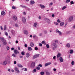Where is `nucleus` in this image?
Wrapping results in <instances>:
<instances>
[{
  "label": "nucleus",
  "mask_w": 75,
  "mask_h": 75,
  "mask_svg": "<svg viewBox=\"0 0 75 75\" xmlns=\"http://www.w3.org/2000/svg\"><path fill=\"white\" fill-rule=\"evenodd\" d=\"M0 39L3 43L4 45H7V42L4 38H0Z\"/></svg>",
  "instance_id": "1"
},
{
  "label": "nucleus",
  "mask_w": 75,
  "mask_h": 75,
  "mask_svg": "<svg viewBox=\"0 0 75 75\" xmlns=\"http://www.w3.org/2000/svg\"><path fill=\"white\" fill-rule=\"evenodd\" d=\"M52 45L54 47H53L52 49L53 50H55L56 48H57V43H53L52 44Z\"/></svg>",
  "instance_id": "2"
},
{
  "label": "nucleus",
  "mask_w": 75,
  "mask_h": 75,
  "mask_svg": "<svg viewBox=\"0 0 75 75\" xmlns=\"http://www.w3.org/2000/svg\"><path fill=\"white\" fill-rule=\"evenodd\" d=\"M40 56V54H36L35 55H34L33 57V59H35V58H37V57H38Z\"/></svg>",
  "instance_id": "3"
},
{
  "label": "nucleus",
  "mask_w": 75,
  "mask_h": 75,
  "mask_svg": "<svg viewBox=\"0 0 75 75\" xmlns=\"http://www.w3.org/2000/svg\"><path fill=\"white\" fill-rule=\"evenodd\" d=\"M56 32L57 33H59V35H62V33L60 31H59V30L57 29L56 30Z\"/></svg>",
  "instance_id": "4"
},
{
  "label": "nucleus",
  "mask_w": 75,
  "mask_h": 75,
  "mask_svg": "<svg viewBox=\"0 0 75 75\" xmlns=\"http://www.w3.org/2000/svg\"><path fill=\"white\" fill-rule=\"evenodd\" d=\"M13 19L14 21H16L17 20V16H15L13 17Z\"/></svg>",
  "instance_id": "5"
},
{
  "label": "nucleus",
  "mask_w": 75,
  "mask_h": 75,
  "mask_svg": "<svg viewBox=\"0 0 75 75\" xmlns=\"http://www.w3.org/2000/svg\"><path fill=\"white\" fill-rule=\"evenodd\" d=\"M35 62H33L31 64V67L32 68H34V67H35Z\"/></svg>",
  "instance_id": "6"
},
{
  "label": "nucleus",
  "mask_w": 75,
  "mask_h": 75,
  "mask_svg": "<svg viewBox=\"0 0 75 75\" xmlns=\"http://www.w3.org/2000/svg\"><path fill=\"white\" fill-rule=\"evenodd\" d=\"M45 20L47 23H50V22H51L50 20L47 18L46 19H45Z\"/></svg>",
  "instance_id": "7"
},
{
  "label": "nucleus",
  "mask_w": 75,
  "mask_h": 75,
  "mask_svg": "<svg viewBox=\"0 0 75 75\" xmlns=\"http://www.w3.org/2000/svg\"><path fill=\"white\" fill-rule=\"evenodd\" d=\"M14 53L15 54H19V52L17 50H14Z\"/></svg>",
  "instance_id": "8"
},
{
  "label": "nucleus",
  "mask_w": 75,
  "mask_h": 75,
  "mask_svg": "<svg viewBox=\"0 0 75 75\" xmlns=\"http://www.w3.org/2000/svg\"><path fill=\"white\" fill-rule=\"evenodd\" d=\"M51 64V62L47 63L45 64V67H47L48 65H50Z\"/></svg>",
  "instance_id": "9"
},
{
  "label": "nucleus",
  "mask_w": 75,
  "mask_h": 75,
  "mask_svg": "<svg viewBox=\"0 0 75 75\" xmlns=\"http://www.w3.org/2000/svg\"><path fill=\"white\" fill-rule=\"evenodd\" d=\"M22 21L23 23H25V21H26V19H25V18L24 17H23L22 18Z\"/></svg>",
  "instance_id": "10"
},
{
  "label": "nucleus",
  "mask_w": 75,
  "mask_h": 75,
  "mask_svg": "<svg viewBox=\"0 0 75 75\" xmlns=\"http://www.w3.org/2000/svg\"><path fill=\"white\" fill-rule=\"evenodd\" d=\"M15 70L17 71V73H19V70L17 67H15Z\"/></svg>",
  "instance_id": "11"
},
{
  "label": "nucleus",
  "mask_w": 75,
  "mask_h": 75,
  "mask_svg": "<svg viewBox=\"0 0 75 75\" xmlns=\"http://www.w3.org/2000/svg\"><path fill=\"white\" fill-rule=\"evenodd\" d=\"M7 61L5 60V61H4L3 62V65H6V64H7Z\"/></svg>",
  "instance_id": "12"
},
{
  "label": "nucleus",
  "mask_w": 75,
  "mask_h": 75,
  "mask_svg": "<svg viewBox=\"0 0 75 75\" xmlns=\"http://www.w3.org/2000/svg\"><path fill=\"white\" fill-rule=\"evenodd\" d=\"M35 3V2L34 1L31 0L30 1V4L31 5L34 4Z\"/></svg>",
  "instance_id": "13"
},
{
  "label": "nucleus",
  "mask_w": 75,
  "mask_h": 75,
  "mask_svg": "<svg viewBox=\"0 0 75 75\" xmlns=\"http://www.w3.org/2000/svg\"><path fill=\"white\" fill-rule=\"evenodd\" d=\"M59 60L61 62H62L64 61V60H63V59H62V57H60L59 58Z\"/></svg>",
  "instance_id": "14"
},
{
  "label": "nucleus",
  "mask_w": 75,
  "mask_h": 75,
  "mask_svg": "<svg viewBox=\"0 0 75 75\" xmlns=\"http://www.w3.org/2000/svg\"><path fill=\"white\" fill-rule=\"evenodd\" d=\"M40 6L41 8H45V6H44V5H42L41 4H40Z\"/></svg>",
  "instance_id": "15"
},
{
  "label": "nucleus",
  "mask_w": 75,
  "mask_h": 75,
  "mask_svg": "<svg viewBox=\"0 0 75 75\" xmlns=\"http://www.w3.org/2000/svg\"><path fill=\"white\" fill-rule=\"evenodd\" d=\"M66 46L67 47L69 48V47H70V46H71V45L69 44V43H68L66 45Z\"/></svg>",
  "instance_id": "16"
},
{
  "label": "nucleus",
  "mask_w": 75,
  "mask_h": 75,
  "mask_svg": "<svg viewBox=\"0 0 75 75\" xmlns=\"http://www.w3.org/2000/svg\"><path fill=\"white\" fill-rule=\"evenodd\" d=\"M1 14L2 15V16H4V15L6 14V13L4 11H2L1 13Z\"/></svg>",
  "instance_id": "17"
},
{
  "label": "nucleus",
  "mask_w": 75,
  "mask_h": 75,
  "mask_svg": "<svg viewBox=\"0 0 75 75\" xmlns=\"http://www.w3.org/2000/svg\"><path fill=\"white\" fill-rule=\"evenodd\" d=\"M4 30L5 31V30H7V25H4Z\"/></svg>",
  "instance_id": "18"
},
{
  "label": "nucleus",
  "mask_w": 75,
  "mask_h": 75,
  "mask_svg": "<svg viewBox=\"0 0 75 75\" xmlns=\"http://www.w3.org/2000/svg\"><path fill=\"white\" fill-rule=\"evenodd\" d=\"M30 45L31 47H34V43H33V42H31L30 43Z\"/></svg>",
  "instance_id": "19"
},
{
  "label": "nucleus",
  "mask_w": 75,
  "mask_h": 75,
  "mask_svg": "<svg viewBox=\"0 0 75 75\" xmlns=\"http://www.w3.org/2000/svg\"><path fill=\"white\" fill-rule=\"evenodd\" d=\"M69 20H70V21H72V20H73V17L71 16L69 18Z\"/></svg>",
  "instance_id": "20"
},
{
  "label": "nucleus",
  "mask_w": 75,
  "mask_h": 75,
  "mask_svg": "<svg viewBox=\"0 0 75 75\" xmlns=\"http://www.w3.org/2000/svg\"><path fill=\"white\" fill-rule=\"evenodd\" d=\"M28 51H31V50H33V48H32L31 47H28Z\"/></svg>",
  "instance_id": "21"
},
{
  "label": "nucleus",
  "mask_w": 75,
  "mask_h": 75,
  "mask_svg": "<svg viewBox=\"0 0 75 75\" xmlns=\"http://www.w3.org/2000/svg\"><path fill=\"white\" fill-rule=\"evenodd\" d=\"M37 23H34V24L33 27H37Z\"/></svg>",
  "instance_id": "22"
},
{
  "label": "nucleus",
  "mask_w": 75,
  "mask_h": 75,
  "mask_svg": "<svg viewBox=\"0 0 75 75\" xmlns=\"http://www.w3.org/2000/svg\"><path fill=\"white\" fill-rule=\"evenodd\" d=\"M26 55L27 58H28V57H30V54H29V53H26Z\"/></svg>",
  "instance_id": "23"
},
{
  "label": "nucleus",
  "mask_w": 75,
  "mask_h": 75,
  "mask_svg": "<svg viewBox=\"0 0 75 75\" xmlns=\"http://www.w3.org/2000/svg\"><path fill=\"white\" fill-rule=\"evenodd\" d=\"M24 33L25 34H28V32L26 30H24Z\"/></svg>",
  "instance_id": "24"
},
{
  "label": "nucleus",
  "mask_w": 75,
  "mask_h": 75,
  "mask_svg": "<svg viewBox=\"0 0 75 75\" xmlns=\"http://www.w3.org/2000/svg\"><path fill=\"white\" fill-rule=\"evenodd\" d=\"M64 24V23L62 22H61L60 24V25H61V26H62Z\"/></svg>",
  "instance_id": "25"
},
{
  "label": "nucleus",
  "mask_w": 75,
  "mask_h": 75,
  "mask_svg": "<svg viewBox=\"0 0 75 75\" xmlns=\"http://www.w3.org/2000/svg\"><path fill=\"white\" fill-rule=\"evenodd\" d=\"M46 74L47 75H50V73L48 71L46 72Z\"/></svg>",
  "instance_id": "26"
},
{
  "label": "nucleus",
  "mask_w": 75,
  "mask_h": 75,
  "mask_svg": "<svg viewBox=\"0 0 75 75\" xmlns=\"http://www.w3.org/2000/svg\"><path fill=\"white\" fill-rule=\"evenodd\" d=\"M21 6L22 8H27V7H26V6H23V5H21Z\"/></svg>",
  "instance_id": "27"
},
{
  "label": "nucleus",
  "mask_w": 75,
  "mask_h": 75,
  "mask_svg": "<svg viewBox=\"0 0 75 75\" xmlns=\"http://www.w3.org/2000/svg\"><path fill=\"white\" fill-rule=\"evenodd\" d=\"M61 56V54L60 53H58L57 56V58H59V57Z\"/></svg>",
  "instance_id": "28"
},
{
  "label": "nucleus",
  "mask_w": 75,
  "mask_h": 75,
  "mask_svg": "<svg viewBox=\"0 0 75 75\" xmlns=\"http://www.w3.org/2000/svg\"><path fill=\"white\" fill-rule=\"evenodd\" d=\"M18 67H21V68H22V67H23V66L21 65V64H18Z\"/></svg>",
  "instance_id": "29"
},
{
  "label": "nucleus",
  "mask_w": 75,
  "mask_h": 75,
  "mask_svg": "<svg viewBox=\"0 0 75 75\" xmlns=\"http://www.w3.org/2000/svg\"><path fill=\"white\" fill-rule=\"evenodd\" d=\"M21 54L22 55H25V52H22Z\"/></svg>",
  "instance_id": "30"
},
{
  "label": "nucleus",
  "mask_w": 75,
  "mask_h": 75,
  "mask_svg": "<svg viewBox=\"0 0 75 75\" xmlns=\"http://www.w3.org/2000/svg\"><path fill=\"white\" fill-rule=\"evenodd\" d=\"M73 52H74L73 50H71L70 51V54H72Z\"/></svg>",
  "instance_id": "31"
},
{
  "label": "nucleus",
  "mask_w": 75,
  "mask_h": 75,
  "mask_svg": "<svg viewBox=\"0 0 75 75\" xmlns=\"http://www.w3.org/2000/svg\"><path fill=\"white\" fill-rule=\"evenodd\" d=\"M40 74L41 75H43L44 74V72L43 71H42L40 72Z\"/></svg>",
  "instance_id": "32"
},
{
  "label": "nucleus",
  "mask_w": 75,
  "mask_h": 75,
  "mask_svg": "<svg viewBox=\"0 0 75 75\" xmlns=\"http://www.w3.org/2000/svg\"><path fill=\"white\" fill-rule=\"evenodd\" d=\"M36 69L38 70H40V67L38 66L37 67H36Z\"/></svg>",
  "instance_id": "33"
},
{
  "label": "nucleus",
  "mask_w": 75,
  "mask_h": 75,
  "mask_svg": "<svg viewBox=\"0 0 75 75\" xmlns=\"http://www.w3.org/2000/svg\"><path fill=\"white\" fill-rule=\"evenodd\" d=\"M47 33V30H45L44 31V34H46Z\"/></svg>",
  "instance_id": "34"
},
{
  "label": "nucleus",
  "mask_w": 75,
  "mask_h": 75,
  "mask_svg": "<svg viewBox=\"0 0 75 75\" xmlns=\"http://www.w3.org/2000/svg\"><path fill=\"white\" fill-rule=\"evenodd\" d=\"M38 66H39V67H42V64H39L38 65Z\"/></svg>",
  "instance_id": "35"
},
{
  "label": "nucleus",
  "mask_w": 75,
  "mask_h": 75,
  "mask_svg": "<svg viewBox=\"0 0 75 75\" xmlns=\"http://www.w3.org/2000/svg\"><path fill=\"white\" fill-rule=\"evenodd\" d=\"M46 47L47 48H50V46L49 45L47 44L46 45Z\"/></svg>",
  "instance_id": "36"
},
{
  "label": "nucleus",
  "mask_w": 75,
  "mask_h": 75,
  "mask_svg": "<svg viewBox=\"0 0 75 75\" xmlns=\"http://www.w3.org/2000/svg\"><path fill=\"white\" fill-rule=\"evenodd\" d=\"M68 2H70V0H66V3H68Z\"/></svg>",
  "instance_id": "37"
},
{
  "label": "nucleus",
  "mask_w": 75,
  "mask_h": 75,
  "mask_svg": "<svg viewBox=\"0 0 75 75\" xmlns=\"http://www.w3.org/2000/svg\"><path fill=\"white\" fill-rule=\"evenodd\" d=\"M70 3L71 4H74V1H71L70 2Z\"/></svg>",
  "instance_id": "38"
},
{
  "label": "nucleus",
  "mask_w": 75,
  "mask_h": 75,
  "mask_svg": "<svg viewBox=\"0 0 75 75\" xmlns=\"http://www.w3.org/2000/svg\"><path fill=\"white\" fill-rule=\"evenodd\" d=\"M38 47H35V50L36 51H37V50H38Z\"/></svg>",
  "instance_id": "39"
},
{
  "label": "nucleus",
  "mask_w": 75,
  "mask_h": 75,
  "mask_svg": "<svg viewBox=\"0 0 75 75\" xmlns=\"http://www.w3.org/2000/svg\"><path fill=\"white\" fill-rule=\"evenodd\" d=\"M36 72V69H33V72Z\"/></svg>",
  "instance_id": "40"
},
{
  "label": "nucleus",
  "mask_w": 75,
  "mask_h": 75,
  "mask_svg": "<svg viewBox=\"0 0 75 75\" xmlns=\"http://www.w3.org/2000/svg\"><path fill=\"white\" fill-rule=\"evenodd\" d=\"M16 8L15 7V6H12V9L13 10H15V9H16Z\"/></svg>",
  "instance_id": "41"
},
{
  "label": "nucleus",
  "mask_w": 75,
  "mask_h": 75,
  "mask_svg": "<svg viewBox=\"0 0 75 75\" xmlns=\"http://www.w3.org/2000/svg\"><path fill=\"white\" fill-rule=\"evenodd\" d=\"M71 64L72 65H74V61H72L71 63Z\"/></svg>",
  "instance_id": "42"
},
{
  "label": "nucleus",
  "mask_w": 75,
  "mask_h": 75,
  "mask_svg": "<svg viewBox=\"0 0 75 75\" xmlns=\"http://www.w3.org/2000/svg\"><path fill=\"white\" fill-rule=\"evenodd\" d=\"M42 44L41 43H40L39 44V46H40V47H42Z\"/></svg>",
  "instance_id": "43"
},
{
  "label": "nucleus",
  "mask_w": 75,
  "mask_h": 75,
  "mask_svg": "<svg viewBox=\"0 0 75 75\" xmlns=\"http://www.w3.org/2000/svg\"><path fill=\"white\" fill-rule=\"evenodd\" d=\"M54 24L56 25H57L58 24V23L55 22H54Z\"/></svg>",
  "instance_id": "44"
},
{
  "label": "nucleus",
  "mask_w": 75,
  "mask_h": 75,
  "mask_svg": "<svg viewBox=\"0 0 75 75\" xmlns=\"http://www.w3.org/2000/svg\"><path fill=\"white\" fill-rule=\"evenodd\" d=\"M7 49L8 50H10V47L8 46H7L6 47Z\"/></svg>",
  "instance_id": "45"
},
{
  "label": "nucleus",
  "mask_w": 75,
  "mask_h": 75,
  "mask_svg": "<svg viewBox=\"0 0 75 75\" xmlns=\"http://www.w3.org/2000/svg\"><path fill=\"white\" fill-rule=\"evenodd\" d=\"M5 35H6V36H7V35H8V33H7V32H5Z\"/></svg>",
  "instance_id": "46"
},
{
  "label": "nucleus",
  "mask_w": 75,
  "mask_h": 75,
  "mask_svg": "<svg viewBox=\"0 0 75 75\" xmlns=\"http://www.w3.org/2000/svg\"><path fill=\"white\" fill-rule=\"evenodd\" d=\"M55 43H56V44H57V43H58V41L57 40H55Z\"/></svg>",
  "instance_id": "47"
},
{
  "label": "nucleus",
  "mask_w": 75,
  "mask_h": 75,
  "mask_svg": "<svg viewBox=\"0 0 75 75\" xmlns=\"http://www.w3.org/2000/svg\"><path fill=\"white\" fill-rule=\"evenodd\" d=\"M66 8V6H64L62 8V10H64V9H65V8Z\"/></svg>",
  "instance_id": "48"
},
{
  "label": "nucleus",
  "mask_w": 75,
  "mask_h": 75,
  "mask_svg": "<svg viewBox=\"0 0 75 75\" xmlns=\"http://www.w3.org/2000/svg\"><path fill=\"white\" fill-rule=\"evenodd\" d=\"M12 56H13V57H16V55H15V54H13L12 55Z\"/></svg>",
  "instance_id": "49"
},
{
  "label": "nucleus",
  "mask_w": 75,
  "mask_h": 75,
  "mask_svg": "<svg viewBox=\"0 0 75 75\" xmlns=\"http://www.w3.org/2000/svg\"><path fill=\"white\" fill-rule=\"evenodd\" d=\"M57 22H58V23H61V21H60L58 19L57 20Z\"/></svg>",
  "instance_id": "50"
},
{
  "label": "nucleus",
  "mask_w": 75,
  "mask_h": 75,
  "mask_svg": "<svg viewBox=\"0 0 75 75\" xmlns=\"http://www.w3.org/2000/svg\"><path fill=\"white\" fill-rule=\"evenodd\" d=\"M24 70L25 71H27V68H24Z\"/></svg>",
  "instance_id": "51"
},
{
  "label": "nucleus",
  "mask_w": 75,
  "mask_h": 75,
  "mask_svg": "<svg viewBox=\"0 0 75 75\" xmlns=\"http://www.w3.org/2000/svg\"><path fill=\"white\" fill-rule=\"evenodd\" d=\"M15 27H18V25H17V24H15Z\"/></svg>",
  "instance_id": "52"
},
{
  "label": "nucleus",
  "mask_w": 75,
  "mask_h": 75,
  "mask_svg": "<svg viewBox=\"0 0 75 75\" xmlns=\"http://www.w3.org/2000/svg\"><path fill=\"white\" fill-rule=\"evenodd\" d=\"M42 44H44L45 43V41H43L42 42Z\"/></svg>",
  "instance_id": "53"
},
{
  "label": "nucleus",
  "mask_w": 75,
  "mask_h": 75,
  "mask_svg": "<svg viewBox=\"0 0 75 75\" xmlns=\"http://www.w3.org/2000/svg\"><path fill=\"white\" fill-rule=\"evenodd\" d=\"M67 24H68V23H66L65 24V25L64 26V27H66V26H67Z\"/></svg>",
  "instance_id": "54"
},
{
  "label": "nucleus",
  "mask_w": 75,
  "mask_h": 75,
  "mask_svg": "<svg viewBox=\"0 0 75 75\" xmlns=\"http://www.w3.org/2000/svg\"><path fill=\"white\" fill-rule=\"evenodd\" d=\"M55 58H56V56H54L53 57V59H55Z\"/></svg>",
  "instance_id": "55"
},
{
  "label": "nucleus",
  "mask_w": 75,
  "mask_h": 75,
  "mask_svg": "<svg viewBox=\"0 0 75 75\" xmlns=\"http://www.w3.org/2000/svg\"><path fill=\"white\" fill-rule=\"evenodd\" d=\"M25 47H27V44H25Z\"/></svg>",
  "instance_id": "56"
},
{
  "label": "nucleus",
  "mask_w": 75,
  "mask_h": 75,
  "mask_svg": "<svg viewBox=\"0 0 75 75\" xmlns=\"http://www.w3.org/2000/svg\"><path fill=\"white\" fill-rule=\"evenodd\" d=\"M0 28H1V30H3V27H2V26H1Z\"/></svg>",
  "instance_id": "57"
},
{
  "label": "nucleus",
  "mask_w": 75,
  "mask_h": 75,
  "mask_svg": "<svg viewBox=\"0 0 75 75\" xmlns=\"http://www.w3.org/2000/svg\"><path fill=\"white\" fill-rule=\"evenodd\" d=\"M18 42L17 40H16V44H18Z\"/></svg>",
  "instance_id": "58"
},
{
  "label": "nucleus",
  "mask_w": 75,
  "mask_h": 75,
  "mask_svg": "<svg viewBox=\"0 0 75 75\" xmlns=\"http://www.w3.org/2000/svg\"><path fill=\"white\" fill-rule=\"evenodd\" d=\"M38 18L39 20H40V19H41V16H39Z\"/></svg>",
  "instance_id": "59"
},
{
  "label": "nucleus",
  "mask_w": 75,
  "mask_h": 75,
  "mask_svg": "<svg viewBox=\"0 0 75 75\" xmlns=\"http://www.w3.org/2000/svg\"><path fill=\"white\" fill-rule=\"evenodd\" d=\"M17 63V62H16V61H15L14 62V64H16Z\"/></svg>",
  "instance_id": "60"
},
{
  "label": "nucleus",
  "mask_w": 75,
  "mask_h": 75,
  "mask_svg": "<svg viewBox=\"0 0 75 75\" xmlns=\"http://www.w3.org/2000/svg\"><path fill=\"white\" fill-rule=\"evenodd\" d=\"M18 50H21L20 47H18Z\"/></svg>",
  "instance_id": "61"
},
{
  "label": "nucleus",
  "mask_w": 75,
  "mask_h": 75,
  "mask_svg": "<svg viewBox=\"0 0 75 75\" xmlns=\"http://www.w3.org/2000/svg\"><path fill=\"white\" fill-rule=\"evenodd\" d=\"M57 69H53V70L54 71H56Z\"/></svg>",
  "instance_id": "62"
},
{
  "label": "nucleus",
  "mask_w": 75,
  "mask_h": 75,
  "mask_svg": "<svg viewBox=\"0 0 75 75\" xmlns=\"http://www.w3.org/2000/svg\"><path fill=\"white\" fill-rule=\"evenodd\" d=\"M52 17H54V16H55V15H54V14H53L52 15Z\"/></svg>",
  "instance_id": "63"
},
{
  "label": "nucleus",
  "mask_w": 75,
  "mask_h": 75,
  "mask_svg": "<svg viewBox=\"0 0 75 75\" xmlns=\"http://www.w3.org/2000/svg\"><path fill=\"white\" fill-rule=\"evenodd\" d=\"M39 36H41V35H42V33H40L39 34Z\"/></svg>",
  "instance_id": "64"
}]
</instances>
